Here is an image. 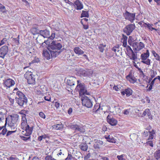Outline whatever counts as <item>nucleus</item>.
<instances>
[{"label": "nucleus", "instance_id": "obj_1", "mask_svg": "<svg viewBox=\"0 0 160 160\" xmlns=\"http://www.w3.org/2000/svg\"><path fill=\"white\" fill-rule=\"evenodd\" d=\"M51 42L48 45L47 48L51 53L52 58H56L64 49V48L61 49L62 45L57 41H52L50 40Z\"/></svg>", "mask_w": 160, "mask_h": 160}, {"label": "nucleus", "instance_id": "obj_2", "mask_svg": "<svg viewBox=\"0 0 160 160\" xmlns=\"http://www.w3.org/2000/svg\"><path fill=\"white\" fill-rule=\"evenodd\" d=\"M39 33L44 38H48V39L44 42L46 45L49 44L51 42L50 40H53L55 37L56 33L54 31H52L51 35H50V32L48 30L45 29L39 31Z\"/></svg>", "mask_w": 160, "mask_h": 160}, {"label": "nucleus", "instance_id": "obj_3", "mask_svg": "<svg viewBox=\"0 0 160 160\" xmlns=\"http://www.w3.org/2000/svg\"><path fill=\"white\" fill-rule=\"evenodd\" d=\"M16 95L18 96V97H16L15 98L16 102L20 106L26 107L28 99L25 95L20 91H18L16 92Z\"/></svg>", "mask_w": 160, "mask_h": 160}, {"label": "nucleus", "instance_id": "obj_4", "mask_svg": "<svg viewBox=\"0 0 160 160\" xmlns=\"http://www.w3.org/2000/svg\"><path fill=\"white\" fill-rule=\"evenodd\" d=\"M78 85L75 88L77 91L79 92L80 96L81 95H85L86 92H87V90L85 87V84L83 83H79V81H77Z\"/></svg>", "mask_w": 160, "mask_h": 160}, {"label": "nucleus", "instance_id": "obj_5", "mask_svg": "<svg viewBox=\"0 0 160 160\" xmlns=\"http://www.w3.org/2000/svg\"><path fill=\"white\" fill-rule=\"evenodd\" d=\"M81 100L83 106L88 108H91L92 107V102L89 97L84 95L81 97Z\"/></svg>", "mask_w": 160, "mask_h": 160}, {"label": "nucleus", "instance_id": "obj_6", "mask_svg": "<svg viewBox=\"0 0 160 160\" xmlns=\"http://www.w3.org/2000/svg\"><path fill=\"white\" fill-rule=\"evenodd\" d=\"M68 127L77 132L84 133L85 131V130L83 128V126L81 124H70L68 125Z\"/></svg>", "mask_w": 160, "mask_h": 160}, {"label": "nucleus", "instance_id": "obj_7", "mask_svg": "<svg viewBox=\"0 0 160 160\" xmlns=\"http://www.w3.org/2000/svg\"><path fill=\"white\" fill-rule=\"evenodd\" d=\"M135 13H131L126 10L125 12L123 13V16L125 19L132 23L135 20Z\"/></svg>", "mask_w": 160, "mask_h": 160}, {"label": "nucleus", "instance_id": "obj_8", "mask_svg": "<svg viewBox=\"0 0 160 160\" xmlns=\"http://www.w3.org/2000/svg\"><path fill=\"white\" fill-rule=\"evenodd\" d=\"M134 24H130L126 26L123 29V31L128 36L131 34L135 28Z\"/></svg>", "mask_w": 160, "mask_h": 160}, {"label": "nucleus", "instance_id": "obj_9", "mask_svg": "<svg viewBox=\"0 0 160 160\" xmlns=\"http://www.w3.org/2000/svg\"><path fill=\"white\" fill-rule=\"evenodd\" d=\"M8 51V46L4 45L0 48V57L2 58H4L5 55L7 54Z\"/></svg>", "mask_w": 160, "mask_h": 160}, {"label": "nucleus", "instance_id": "obj_10", "mask_svg": "<svg viewBox=\"0 0 160 160\" xmlns=\"http://www.w3.org/2000/svg\"><path fill=\"white\" fill-rule=\"evenodd\" d=\"M10 117H11V121L10 122L8 123L7 124L8 126H9L11 128L14 126L16 125V122L18 120V115L17 114H16L14 116H12V115H10Z\"/></svg>", "mask_w": 160, "mask_h": 160}, {"label": "nucleus", "instance_id": "obj_11", "mask_svg": "<svg viewBox=\"0 0 160 160\" xmlns=\"http://www.w3.org/2000/svg\"><path fill=\"white\" fill-rule=\"evenodd\" d=\"M132 46L134 48L133 49L134 50L138 51L144 48V45L142 42H140L139 43L137 42L133 43Z\"/></svg>", "mask_w": 160, "mask_h": 160}, {"label": "nucleus", "instance_id": "obj_12", "mask_svg": "<svg viewBox=\"0 0 160 160\" xmlns=\"http://www.w3.org/2000/svg\"><path fill=\"white\" fill-rule=\"evenodd\" d=\"M107 121L112 126H115L118 122L117 120L109 115H108L107 117Z\"/></svg>", "mask_w": 160, "mask_h": 160}, {"label": "nucleus", "instance_id": "obj_13", "mask_svg": "<svg viewBox=\"0 0 160 160\" xmlns=\"http://www.w3.org/2000/svg\"><path fill=\"white\" fill-rule=\"evenodd\" d=\"M35 76L33 75L32 73H30V74L28 77H26V79L27 80L28 83L30 84H34L35 83V78L34 77Z\"/></svg>", "mask_w": 160, "mask_h": 160}, {"label": "nucleus", "instance_id": "obj_14", "mask_svg": "<svg viewBox=\"0 0 160 160\" xmlns=\"http://www.w3.org/2000/svg\"><path fill=\"white\" fill-rule=\"evenodd\" d=\"M15 84L14 81L10 78L3 80V84L8 88H10Z\"/></svg>", "mask_w": 160, "mask_h": 160}, {"label": "nucleus", "instance_id": "obj_15", "mask_svg": "<svg viewBox=\"0 0 160 160\" xmlns=\"http://www.w3.org/2000/svg\"><path fill=\"white\" fill-rule=\"evenodd\" d=\"M153 78H150L148 81V83H150V86L148 89H147V91H150L152 89V86L153 85L155 80L158 79L160 81V76H158L155 78L152 81L151 80Z\"/></svg>", "mask_w": 160, "mask_h": 160}, {"label": "nucleus", "instance_id": "obj_16", "mask_svg": "<svg viewBox=\"0 0 160 160\" xmlns=\"http://www.w3.org/2000/svg\"><path fill=\"white\" fill-rule=\"evenodd\" d=\"M76 81V78L74 77H70L67 79V84L72 88V87L75 85V83Z\"/></svg>", "mask_w": 160, "mask_h": 160}, {"label": "nucleus", "instance_id": "obj_17", "mask_svg": "<svg viewBox=\"0 0 160 160\" xmlns=\"http://www.w3.org/2000/svg\"><path fill=\"white\" fill-rule=\"evenodd\" d=\"M132 92V90L130 88L125 89L124 91L121 92L122 95H124L125 94H126L127 97H129L131 95Z\"/></svg>", "mask_w": 160, "mask_h": 160}, {"label": "nucleus", "instance_id": "obj_18", "mask_svg": "<svg viewBox=\"0 0 160 160\" xmlns=\"http://www.w3.org/2000/svg\"><path fill=\"white\" fill-rule=\"evenodd\" d=\"M74 6L76 7V8L78 10H81L83 8L82 3L79 0H76L74 2Z\"/></svg>", "mask_w": 160, "mask_h": 160}, {"label": "nucleus", "instance_id": "obj_19", "mask_svg": "<svg viewBox=\"0 0 160 160\" xmlns=\"http://www.w3.org/2000/svg\"><path fill=\"white\" fill-rule=\"evenodd\" d=\"M93 73V71L91 70H82L80 71V73L83 76H86L92 75Z\"/></svg>", "mask_w": 160, "mask_h": 160}, {"label": "nucleus", "instance_id": "obj_20", "mask_svg": "<svg viewBox=\"0 0 160 160\" xmlns=\"http://www.w3.org/2000/svg\"><path fill=\"white\" fill-rule=\"evenodd\" d=\"M42 55L47 60H49L51 59V54L50 52L46 50H43L42 53Z\"/></svg>", "mask_w": 160, "mask_h": 160}, {"label": "nucleus", "instance_id": "obj_21", "mask_svg": "<svg viewBox=\"0 0 160 160\" xmlns=\"http://www.w3.org/2000/svg\"><path fill=\"white\" fill-rule=\"evenodd\" d=\"M73 51L75 53L78 55L83 54L84 52L79 47H76L74 48Z\"/></svg>", "mask_w": 160, "mask_h": 160}, {"label": "nucleus", "instance_id": "obj_22", "mask_svg": "<svg viewBox=\"0 0 160 160\" xmlns=\"http://www.w3.org/2000/svg\"><path fill=\"white\" fill-rule=\"evenodd\" d=\"M149 56V52L148 50H147L146 52L145 53H143L141 55V58L142 60V61L146 60L147 58Z\"/></svg>", "mask_w": 160, "mask_h": 160}, {"label": "nucleus", "instance_id": "obj_23", "mask_svg": "<svg viewBox=\"0 0 160 160\" xmlns=\"http://www.w3.org/2000/svg\"><path fill=\"white\" fill-rule=\"evenodd\" d=\"M103 144V142L101 141H97L94 145V147L95 149H99Z\"/></svg>", "mask_w": 160, "mask_h": 160}, {"label": "nucleus", "instance_id": "obj_24", "mask_svg": "<svg viewBox=\"0 0 160 160\" xmlns=\"http://www.w3.org/2000/svg\"><path fill=\"white\" fill-rule=\"evenodd\" d=\"M144 26L145 27L147 28L149 30L151 31H152L153 30H155V31L157 30V29L152 27V26H153L152 24H151L148 23H144Z\"/></svg>", "mask_w": 160, "mask_h": 160}, {"label": "nucleus", "instance_id": "obj_25", "mask_svg": "<svg viewBox=\"0 0 160 160\" xmlns=\"http://www.w3.org/2000/svg\"><path fill=\"white\" fill-rule=\"evenodd\" d=\"M100 106L98 104H96L93 109L92 111L93 112H95L96 113H99V111L100 110Z\"/></svg>", "mask_w": 160, "mask_h": 160}, {"label": "nucleus", "instance_id": "obj_26", "mask_svg": "<svg viewBox=\"0 0 160 160\" xmlns=\"http://www.w3.org/2000/svg\"><path fill=\"white\" fill-rule=\"evenodd\" d=\"M79 148L82 151H86L88 149V145L86 143H82L79 145Z\"/></svg>", "mask_w": 160, "mask_h": 160}, {"label": "nucleus", "instance_id": "obj_27", "mask_svg": "<svg viewBox=\"0 0 160 160\" xmlns=\"http://www.w3.org/2000/svg\"><path fill=\"white\" fill-rule=\"evenodd\" d=\"M154 156L157 159L160 158V147L154 153Z\"/></svg>", "mask_w": 160, "mask_h": 160}, {"label": "nucleus", "instance_id": "obj_28", "mask_svg": "<svg viewBox=\"0 0 160 160\" xmlns=\"http://www.w3.org/2000/svg\"><path fill=\"white\" fill-rule=\"evenodd\" d=\"M32 129L33 128H29L28 129L25 128V130L26 131V133H25L24 135L27 136H30L32 132Z\"/></svg>", "mask_w": 160, "mask_h": 160}, {"label": "nucleus", "instance_id": "obj_29", "mask_svg": "<svg viewBox=\"0 0 160 160\" xmlns=\"http://www.w3.org/2000/svg\"><path fill=\"white\" fill-rule=\"evenodd\" d=\"M75 158H77L79 160H82V154L79 152L75 153Z\"/></svg>", "mask_w": 160, "mask_h": 160}, {"label": "nucleus", "instance_id": "obj_30", "mask_svg": "<svg viewBox=\"0 0 160 160\" xmlns=\"http://www.w3.org/2000/svg\"><path fill=\"white\" fill-rule=\"evenodd\" d=\"M89 17V15L88 14V11H82V13L81 14V18L82 17H87L88 18Z\"/></svg>", "mask_w": 160, "mask_h": 160}, {"label": "nucleus", "instance_id": "obj_31", "mask_svg": "<svg viewBox=\"0 0 160 160\" xmlns=\"http://www.w3.org/2000/svg\"><path fill=\"white\" fill-rule=\"evenodd\" d=\"M7 43H8V45H9V44L8 43V39H7L6 38H3L2 40L1 41V42L0 43V47L4 44H6Z\"/></svg>", "mask_w": 160, "mask_h": 160}, {"label": "nucleus", "instance_id": "obj_32", "mask_svg": "<svg viewBox=\"0 0 160 160\" xmlns=\"http://www.w3.org/2000/svg\"><path fill=\"white\" fill-rule=\"evenodd\" d=\"M63 126L62 124H58L54 126V128L57 130H60L63 128Z\"/></svg>", "mask_w": 160, "mask_h": 160}, {"label": "nucleus", "instance_id": "obj_33", "mask_svg": "<svg viewBox=\"0 0 160 160\" xmlns=\"http://www.w3.org/2000/svg\"><path fill=\"white\" fill-rule=\"evenodd\" d=\"M106 46V45H103L102 44H100L98 47V48L101 52H103L104 50V48Z\"/></svg>", "mask_w": 160, "mask_h": 160}, {"label": "nucleus", "instance_id": "obj_34", "mask_svg": "<svg viewBox=\"0 0 160 160\" xmlns=\"http://www.w3.org/2000/svg\"><path fill=\"white\" fill-rule=\"evenodd\" d=\"M5 114L2 112H0V122H2V121L4 120V116Z\"/></svg>", "mask_w": 160, "mask_h": 160}, {"label": "nucleus", "instance_id": "obj_35", "mask_svg": "<svg viewBox=\"0 0 160 160\" xmlns=\"http://www.w3.org/2000/svg\"><path fill=\"white\" fill-rule=\"evenodd\" d=\"M7 12V10L6 9L5 7L3 6V7H2L0 9V12H2L3 13H6Z\"/></svg>", "mask_w": 160, "mask_h": 160}, {"label": "nucleus", "instance_id": "obj_36", "mask_svg": "<svg viewBox=\"0 0 160 160\" xmlns=\"http://www.w3.org/2000/svg\"><path fill=\"white\" fill-rule=\"evenodd\" d=\"M19 35L18 36V37L16 38L13 39V41L17 45H18L19 44Z\"/></svg>", "mask_w": 160, "mask_h": 160}, {"label": "nucleus", "instance_id": "obj_37", "mask_svg": "<svg viewBox=\"0 0 160 160\" xmlns=\"http://www.w3.org/2000/svg\"><path fill=\"white\" fill-rule=\"evenodd\" d=\"M151 60L149 59H147L146 61H142L141 62L147 65H150V64Z\"/></svg>", "mask_w": 160, "mask_h": 160}, {"label": "nucleus", "instance_id": "obj_38", "mask_svg": "<svg viewBox=\"0 0 160 160\" xmlns=\"http://www.w3.org/2000/svg\"><path fill=\"white\" fill-rule=\"evenodd\" d=\"M132 60L135 61L136 59L137 58V54H135L133 51H132Z\"/></svg>", "mask_w": 160, "mask_h": 160}, {"label": "nucleus", "instance_id": "obj_39", "mask_svg": "<svg viewBox=\"0 0 160 160\" xmlns=\"http://www.w3.org/2000/svg\"><path fill=\"white\" fill-rule=\"evenodd\" d=\"M65 160H74V158L72 155L69 154L67 157L65 159Z\"/></svg>", "mask_w": 160, "mask_h": 160}, {"label": "nucleus", "instance_id": "obj_40", "mask_svg": "<svg viewBox=\"0 0 160 160\" xmlns=\"http://www.w3.org/2000/svg\"><path fill=\"white\" fill-rule=\"evenodd\" d=\"M151 72H152L151 75V77L152 78H153L156 76V75L157 74V72H155L152 70Z\"/></svg>", "mask_w": 160, "mask_h": 160}, {"label": "nucleus", "instance_id": "obj_41", "mask_svg": "<svg viewBox=\"0 0 160 160\" xmlns=\"http://www.w3.org/2000/svg\"><path fill=\"white\" fill-rule=\"evenodd\" d=\"M122 38L121 39V41L127 42L128 37L123 34H122Z\"/></svg>", "mask_w": 160, "mask_h": 160}, {"label": "nucleus", "instance_id": "obj_42", "mask_svg": "<svg viewBox=\"0 0 160 160\" xmlns=\"http://www.w3.org/2000/svg\"><path fill=\"white\" fill-rule=\"evenodd\" d=\"M108 141L112 143H115L116 142L115 139L112 136L111 137L110 139H109Z\"/></svg>", "mask_w": 160, "mask_h": 160}, {"label": "nucleus", "instance_id": "obj_43", "mask_svg": "<svg viewBox=\"0 0 160 160\" xmlns=\"http://www.w3.org/2000/svg\"><path fill=\"white\" fill-rule=\"evenodd\" d=\"M39 116L42 118L45 119L46 116L45 114L42 112H40L39 113Z\"/></svg>", "mask_w": 160, "mask_h": 160}, {"label": "nucleus", "instance_id": "obj_44", "mask_svg": "<svg viewBox=\"0 0 160 160\" xmlns=\"http://www.w3.org/2000/svg\"><path fill=\"white\" fill-rule=\"evenodd\" d=\"M39 58L36 57L35 58L34 60L32 61V63H34L38 62H39Z\"/></svg>", "mask_w": 160, "mask_h": 160}, {"label": "nucleus", "instance_id": "obj_45", "mask_svg": "<svg viewBox=\"0 0 160 160\" xmlns=\"http://www.w3.org/2000/svg\"><path fill=\"white\" fill-rule=\"evenodd\" d=\"M8 118H6V120H5V123L4 124V126H3L2 127H0V130H1L2 129L4 128V127H5L6 126L7 123V121H8Z\"/></svg>", "mask_w": 160, "mask_h": 160}, {"label": "nucleus", "instance_id": "obj_46", "mask_svg": "<svg viewBox=\"0 0 160 160\" xmlns=\"http://www.w3.org/2000/svg\"><path fill=\"white\" fill-rule=\"evenodd\" d=\"M130 109H126L125 110H124V112H123V113L126 115H128L129 114V113L130 112Z\"/></svg>", "mask_w": 160, "mask_h": 160}, {"label": "nucleus", "instance_id": "obj_47", "mask_svg": "<svg viewBox=\"0 0 160 160\" xmlns=\"http://www.w3.org/2000/svg\"><path fill=\"white\" fill-rule=\"evenodd\" d=\"M7 131V129L6 128H4L2 130L0 134H2L3 135H4L6 134Z\"/></svg>", "mask_w": 160, "mask_h": 160}, {"label": "nucleus", "instance_id": "obj_48", "mask_svg": "<svg viewBox=\"0 0 160 160\" xmlns=\"http://www.w3.org/2000/svg\"><path fill=\"white\" fill-rule=\"evenodd\" d=\"M16 132V131H9L8 132L6 136H8L11 134H12L13 133L15 132Z\"/></svg>", "mask_w": 160, "mask_h": 160}, {"label": "nucleus", "instance_id": "obj_49", "mask_svg": "<svg viewBox=\"0 0 160 160\" xmlns=\"http://www.w3.org/2000/svg\"><path fill=\"white\" fill-rule=\"evenodd\" d=\"M148 112H149V109H146L145 111H144L142 113V117H144L146 114H147Z\"/></svg>", "mask_w": 160, "mask_h": 160}, {"label": "nucleus", "instance_id": "obj_50", "mask_svg": "<svg viewBox=\"0 0 160 160\" xmlns=\"http://www.w3.org/2000/svg\"><path fill=\"white\" fill-rule=\"evenodd\" d=\"M46 160H52V158L51 155H48L45 158Z\"/></svg>", "mask_w": 160, "mask_h": 160}, {"label": "nucleus", "instance_id": "obj_51", "mask_svg": "<svg viewBox=\"0 0 160 160\" xmlns=\"http://www.w3.org/2000/svg\"><path fill=\"white\" fill-rule=\"evenodd\" d=\"M32 32H34L35 33H33V35H35V33H39V32H38V29L36 28H33L32 29Z\"/></svg>", "mask_w": 160, "mask_h": 160}, {"label": "nucleus", "instance_id": "obj_52", "mask_svg": "<svg viewBox=\"0 0 160 160\" xmlns=\"http://www.w3.org/2000/svg\"><path fill=\"white\" fill-rule=\"evenodd\" d=\"M64 1H65V2L66 3H68L71 6L74 5V4L72 2L70 1H69L68 0H64Z\"/></svg>", "mask_w": 160, "mask_h": 160}, {"label": "nucleus", "instance_id": "obj_53", "mask_svg": "<svg viewBox=\"0 0 160 160\" xmlns=\"http://www.w3.org/2000/svg\"><path fill=\"white\" fill-rule=\"evenodd\" d=\"M147 145H148L151 147H153V144L152 141H149L146 142Z\"/></svg>", "mask_w": 160, "mask_h": 160}, {"label": "nucleus", "instance_id": "obj_54", "mask_svg": "<svg viewBox=\"0 0 160 160\" xmlns=\"http://www.w3.org/2000/svg\"><path fill=\"white\" fill-rule=\"evenodd\" d=\"M123 155H122L120 156L118 155L117 157L119 160H126L125 159L123 158Z\"/></svg>", "mask_w": 160, "mask_h": 160}, {"label": "nucleus", "instance_id": "obj_55", "mask_svg": "<svg viewBox=\"0 0 160 160\" xmlns=\"http://www.w3.org/2000/svg\"><path fill=\"white\" fill-rule=\"evenodd\" d=\"M21 138L22 140L25 141L27 140H28L30 138V137L27 138L25 137L24 136H21Z\"/></svg>", "mask_w": 160, "mask_h": 160}, {"label": "nucleus", "instance_id": "obj_56", "mask_svg": "<svg viewBox=\"0 0 160 160\" xmlns=\"http://www.w3.org/2000/svg\"><path fill=\"white\" fill-rule=\"evenodd\" d=\"M149 132L150 134V135L149 136V138H148V140H152L153 138V136L151 133V132L149 131Z\"/></svg>", "mask_w": 160, "mask_h": 160}, {"label": "nucleus", "instance_id": "obj_57", "mask_svg": "<svg viewBox=\"0 0 160 160\" xmlns=\"http://www.w3.org/2000/svg\"><path fill=\"white\" fill-rule=\"evenodd\" d=\"M44 98L45 100L46 101H51V98L48 97H44Z\"/></svg>", "mask_w": 160, "mask_h": 160}, {"label": "nucleus", "instance_id": "obj_58", "mask_svg": "<svg viewBox=\"0 0 160 160\" xmlns=\"http://www.w3.org/2000/svg\"><path fill=\"white\" fill-rule=\"evenodd\" d=\"M127 52L129 51H131V52H132V51H133L132 50V49L129 46H128L127 47Z\"/></svg>", "mask_w": 160, "mask_h": 160}, {"label": "nucleus", "instance_id": "obj_59", "mask_svg": "<svg viewBox=\"0 0 160 160\" xmlns=\"http://www.w3.org/2000/svg\"><path fill=\"white\" fill-rule=\"evenodd\" d=\"M55 106L57 108H59L60 106V104L58 102H56L55 103Z\"/></svg>", "mask_w": 160, "mask_h": 160}, {"label": "nucleus", "instance_id": "obj_60", "mask_svg": "<svg viewBox=\"0 0 160 160\" xmlns=\"http://www.w3.org/2000/svg\"><path fill=\"white\" fill-rule=\"evenodd\" d=\"M147 115L148 116V118L150 119H152V116L151 115V114L150 113V110H149V112H148V113H147Z\"/></svg>", "mask_w": 160, "mask_h": 160}, {"label": "nucleus", "instance_id": "obj_61", "mask_svg": "<svg viewBox=\"0 0 160 160\" xmlns=\"http://www.w3.org/2000/svg\"><path fill=\"white\" fill-rule=\"evenodd\" d=\"M154 57L156 58V60L160 62V57L158 54H157V55H156V57Z\"/></svg>", "mask_w": 160, "mask_h": 160}, {"label": "nucleus", "instance_id": "obj_62", "mask_svg": "<svg viewBox=\"0 0 160 160\" xmlns=\"http://www.w3.org/2000/svg\"><path fill=\"white\" fill-rule=\"evenodd\" d=\"M130 79L133 81V83L137 81V79L133 76H132Z\"/></svg>", "mask_w": 160, "mask_h": 160}, {"label": "nucleus", "instance_id": "obj_63", "mask_svg": "<svg viewBox=\"0 0 160 160\" xmlns=\"http://www.w3.org/2000/svg\"><path fill=\"white\" fill-rule=\"evenodd\" d=\"M83 27L85 29H87L88 28V25L83 24Z\"/></svg>", "mask_w": 160, "mask_h": 160}, {"label": "nucleus", "instance_id": "obj_64", "mask_svg": "<svg viewBox=\"0 0 160 160\" xmlns=\"http://www.w3.org/2000/svg\"><path fill=\"white\" fill-rule=\"evenodd\" d=\"M8 160H17V158L12 157H11L9 158Z\"/></svg>", "mask_w": 160, "mask_h": 160}]
</instances>
